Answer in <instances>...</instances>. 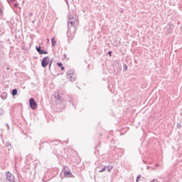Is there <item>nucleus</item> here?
<instances>
[{
	"mask_svg": "<svg viewBox=\"0 0 182 182\" xmlns=\"http://www.w3.org/2000/svg\"><path fill=\"white\" fill-rule=\"evenodd\" d=\"M6 126H7L8 130H9V125L8 124H6Z\"/></svg>",
	"mask_w": 182,
	"mask_h": 182,
	"instance_id": "393cba45",
	"label": "nucleus"
},
{
	"mask_svg": "<svg viewBox=\"0 0 182 182\" xmlns=\"http://www.w3.org/2000/svg\"><path fill=\"white\" fill-rule=\"evenodd\" d=\"M67 77L70 82H75L76 80V74H75L73 70H70L67 72Z\"/></svg>",
	"mask_w": 182,
	"mask_h": 182,
	"instance_id": "f257e3e1",
	"label": "nucleus"
},
{
	"mask_svg": "<svg viewBox=\"0 0 182 182\" xmlns=\"http://www.w3.org/2000/svg\"><path fill=\"white\" fill-rule=\"evenodd\" d=\"M30 16H32V13L30 14Z\"/></svg>",
	"mask_w": 182,
	"mask_h": 182,
	"instance_id": "473e14b6",
	"label": "nucleus"
},
{
	"mask_svg": "<svg viewBox=\"0 0 182 182\" xmlns=\"http://www.w3.org/2000/svg\"><path fill=\"white\" fill-rule=\"evenodd\" d=\"M66 4H69V1H68V0H65Z\"/></svg>",
	"mask_w": 182,
	"mask_h": 182,
	"instance_id": "c85d7f7f",
	"label": "nucleus"
},
{
	"mask_svg": "<svg viewBox=\"0 0 182 182\" xmlns=\"http://www.w3.org/2000/svg\"><path fill=\"white\" fill-rule=\"evenodd\" d=\"M136 182H139V179L136 178Z\"/></svg>",
	"mask_w": 182,
	"mask_h": 182,
	"instance_id": "7c9ffc66",
	"label": "nucleus"
},
{
	"mask_svg": "<svg viewBox=\"0 0 182 182\" xmlns=\"http://www.w3.org/2000/svg\"><path fill=\"white\" fill-rule=\"evenodd\" d=\"M146 168H147V170H149L150 169V166H147Z\"/></svg>",
	"mask_w": 182,
	"mask_h": 182,
	"instance_id": "cd10ccee",
	"label": "nucleus"
},
{
	"mask_svg": "<svg viewBox=\"0 0 182 182\" xmlns=\"http://www.w3.org/2000/svg\"><path fill=\"white\" fill-rule=\"evenodd\" d=\"M106 168H107V166H104L101 170L98 171V173H103L106 171Z\"/></svg>",
	"mask_w": 182,
	"mask_h": 182,
	"instance_id": "f8f14e48",
	"label": "nucleus"
},
{
	"mask_svg": "<svg viewBox=\"0 0 182 182\" xmlns=\"http://www.w3.org/2000/svg\"><path fill=\"white\" fill-rule=\"evenodd\" d=\"M124 70H127V65H126L124 66Z\"/></svg>",
	"mask_w": 182,
	"mask_h": 182,
	"instance_id": "5701e85b",
	"label": "nucleus"
},
{
	"mask_svg": "<svg viewBox=\"0 0 182 182\" xmlns=\"http://www.w3.org/2000/svg\"><path fill=\"white\" fill-rule=\"evenodd\" d=\"M141 176H138L136 179L139 180V178H141Z\"/></svg>",
	"mask_w": 182,
	"mask_h": 182,
	"instance_id": "b1692460",
	"label": "nucleus"
},
{
	"mask_svg": "<svg viewBox=\"0 0 182 182\" xmlns=\"http://www.w3.org/2000/svg\"><path fill=\"white\" fill-rule=\"evenodd\" d=\"M64 176H65V177H70L72 176V173H70V171H66L64 173Z\"/></svg>",
	"mask_w": 182,
	"mask_h": 182,
	"instance_id": "9d476101",
	"label": "nucleus"
},
{
	"mask_svg": "<svg viewBox=\"0 0 182 182\" xmlns=\"http://www.w3.org/2000/svg\"><path fill=\"white\" fill-rule=\"evenodd\" d=\"M6 178L9 182H15V176L9 171L6 173Z\"/></svg>",
	"mask_w": 182,
	"mask_h": 182,
	"instance_id": "7ed1b4c3",
	"label": "nucleus"
},
{
	"mask_svg": "<svg viewBox=\"0 0 182 182\" xmlns=\"http://www.w3.org/2000/svg\"><path fill=\"white\" fill-rule=\"evenodd\" d=\"M12 96H16L18 95V90L14 89L11 92Z\"/></svg>",
	"mask_w": 182,
	"mask_h": 182,
	"instance_id": "1a4fd4ad",
	"label": "nucleus"
},
{
	"mask_svg": "<svg viewBox=\"0 0 182 182\" xmlns=\"http://www.w3.org/2000/svg\"><path fill=\"white\" fill-rule=\"evenodd\" d=\"M108 55H109V56H112V51H109Z\"/></svg>",
	"mask_w": 182,
	"mask_h": 182,
	"instance_id": "412c9836",
	"label": "nucleus"
},
{
	"mask_svg": "<svg viewBox=\"0 0 182 182\" xmlns=\"http://www.w3.org/2000/svg\"><path fill=\"white\" fill-rule=\"evenodd\" d=\"M107 171L109 173H110L112 171V169L113 168V166H107Z\"/></svg>",
	"mask_w": 182,
	"mask_h": 182,
	"instance_id": "ddd939ff",
	"label": "nucleus"
},
{
	"mask_svg": "<svg viewBox=\"0 0 182 182\" xmlns=\"http://www.w3.org/2000/svg\"><path fill=\"white\" fill-rule=\"evenodd\" d=\"M7 147H8V150H11L12 149V146L11 145L8 146Z\"/></svg>",
	"mask_w": 182,
	"mask_h": 182,
	"instance_id": "f3484780",
	"label": "nucleus"
},
{
	"mask_svg": "<svg viewBox=\"0 0 182 182\" xmlns=\"http://www.w3.org/2000/svg\"><path fill=\"white\" fill-rule=\"evenodd\" d=\"M51 43L53 47L56 46V40L55 39V38H51Z\"/></svg>",
	"mask_w": 182,
	"mask_h": 182,
	"instance_id": "6e6552de",
	"label": "nucleus"
},
{
	"mask_svg": "<svg viewBox=\"0 0 182 182\" xmlns=\"http://www.w3.org/2000/svg\"><path fill=\"white\" fill-rule=\"evenodd\" d=\"M54 97L56 99V100H62V98H60V95H59V92H55L54 94Z\"/></svg>",
	"mask_w": 182,
	"mask_h": 182,
	"instance_id": "0eeeda50",
	"label": "nucleus"
},
{
	"mask_svg": "<svg viewBox=\"0 0 182 182\" xmlns=\"http://www.w3.org/2000/svg\"><path fill=\"white\" fill-rule=\"evenodd\" d=\"M6 146L8 147V146H11V143H9V142H6Z\"/></svg>",
	"mask_w": 182,
	"mask_h": 182,
	"instance_id": "a211bd4d",
	"label": "nucleus"
},
{
	"mask_svg": "<svg viewBox=\"0 0 182 182\" xmlns=\"http://www.w3.org/2000/svg\"><path fill=\"white\" fill-rule=\"evenodd\" d=\"M0 11H1V8H0Z\"/></svg>",
	"mask_w": 182,
	"mask_h": 182,
	"instance_id": "f704fd0d",
	"label": "nucleus"
},
{
	"mask_svg": "<svg viewBox=\"0 0 182 182\" xmlns=\"http://www.w3.org/2000/svg\"><path fill=\"white\" fill-rule=\"evenodd\" d=\"M15 6H18V4H14Z\"/></svg>",
	"mask_w": 182,
	"mask_h": 182,
	"instance_id": "2f4dec72",
	"label": "nucleus"
},
{
	"mask_svg": "<svg viewBox=\"0 0 182 182\" xmlns=\"http://www.w3.org/2000/svg\"><path fill=\"white\" fill-rule=\"evenodd\" d=\"M0 112H1V113H3V112H4V109H0Z\"/></svg>",
	"mask_w": 182,
	"mask_h": 182,
	"instance_id": "bb28decb",
	"label": "nucleus"
},
{
	"mask_svg": "<svg viewBox=\"0 0 182 182\" xmlns=\"http://www.w3.org/2000/svg\"><path fill=\"white\" fill-rule=\"evenodd\" d=\"M16 0H10V2H15Z\"/></svg>",
	"mask_w": 182,
	"mask_h": 182,
	"instance_id": "a878e982",
	"label": "nucleus"
},
{
	"mask_svg": "<svg viewBox=\"0 0 182 182\" xmlns=\"http://www.w3.org/2000/svg\"><path fill=\"white\" fill-rule=\"evenodd\" d=\"M61 70H65V67H63V65L61 66Z\"/></svg>",
	"mask_w": 182,
	"mask_h": 182,
	"instance_id": "4be33fe9",
	"label": "nucleus"
},
{
	"mask_svg": "<svg viewBox=\"0 0 182 182\" xmlns=\"http://www.w3.org/2000/svg\"><path fill=\"white\" fill-rule=\"evenodd\" d=\"M76 23H77V20H68V28L70 26H73L75 29V25H76Z\"/></svg>",
	"mask_w": 182,
	"mask_h": 182,
	"instance_id": "39448f33",
	"label": "nucleus"
},
{
	"mask_svg": "<svg viewBox=\"0 0 182 182\" xmlns=\"http://www.w3.org/2000/svg\"><path fill=\"white\" fill-rule=\"evenodd\" d=\"M42 55H48V51L43 50Z\"/></svg>",
	"mask_w": 182,
	"mask_h": 182,
	"instance_id": "2eb2a0df",
	"label": "nucleus"
},
{
	"mask_svg": "<svg viewBox=\"0 0 182 182\" xmlns=\"http://www.w3.org/2000/svg\"><path fill=\"white\" fill-rule=\"evenodd\" d=\"M36 49L38 53H39V55H42V52L43 50H42V47L36 46Z\"/></svg>",
	"mask_w": 182,
	"mask_h": 182,
	"instance_id": "423d86ee",
	"label": "nucleus"
},
{
	"mask_svg": "<svg viewBox=\"0 0 182 182\" xmlns=\"http://www.w3.org/2000/svg\"><path fill=\"white\" fill-rule=\"evenodd\" d=\"M49 65V57H44L41 61L42 68H46Z\"/></svg>",
	"mask_w": 182,
	"mask_h": 182,
	"instance_id": "20e7f679",
	"label": "nucleus"
},
{
	"mask_svg": "<svg viewBox=\"0 0 182 182\" xmlns=\"http://www.w3.org/2000/svg\"><path fill=\"white\" fill-rule=\"evenodd\" d=\"M49 63L48 68H49V69H50V67L52 66V63Z\"/></svg>",
	"mask_w": 182,
	"mask_h": 182,
	"instance_id": "aec40b11",
	"label": "nucleus"
},
{
	"mask_svg": "<svg viewBox=\"0 0 182 182\" xmlns=\"http://www.w3.org/2000/svg\"><path fill=\"white\" fill-rule=\"evenodd\" d=\"M57 65H58V66H59L60 68H61V67L63 65V64H62V63H57Z\"/></svg>",
	"mask_w": 182,
	"mask_h": 182,
	"instance_id": "dca6fc26",
	"label": "nucleus"
},
{
	"mask_svg": "<svg viewBox=\"0 0 182 182\" xmlns=\"http://www.w3.org/2000/svg\"><path fill=\"white\" fill-rule=\"evenodd\" d=\"M29 105L31 109H32L33 110H36V109H37L38 107V104H36V101H35L33 98H30Z\"/></svg>",
	"mask_w": 182,
	"mask_h": 182,
	"instance_id": "f03ea898",
	"label": "nucleus"
},
{
	"mask_svg": "<svg viewBox=\"0 0 182 182\" xmlns=\"http://www.w3.org/2000/svg\"><path fill=\"white\" fill-rule=\"evenodd\" d=\"M156 167H159V164L156 165Z\"/></svg>",
	"mask_w": 182,
	"mask_h": 182,
	"instance_id": "72a5a7b5",
	"label": "nucleus"
},
{
	"mask_svg": "<svg viewBox=\"0 0 182 182\" xmlns=\"http://www.w3.org/2000/svg\"><path fill=\"white\" fill-rule=\"evenodd\" d=\"M49 63H51V65H52V63H53V58H52V59L50 60V61L49 62Z\"/></svg>",
	"mask_w": 182,
	"mask_h": 182,
	"instance_id": "6ab92c4d",
	"label": "nucleus"
},
{
	"mask_svg": "<svg viewBox=\"0 0 182 182\" xmlns=\"http://www.w3.org/2000/svg\"><path fill=\"white\" fill-rule=\"evenodd\" d=\"M1 98L5 100V99H6V94H3V95H1Z\"/></svg>",
	"mask_w": 182,
	"mask_h": 182,
	"instance_id": "4468645a",
	"label": "nucleus"
},
{
	"mask_svg": "<svg viewBox=\"0 0 182 182\" xmlns=\"http://www.w3.org/2000/svg\"><path fill=\"white\" fill-rule=\"evenodd\" d=\"M75 20H76V18L73 17V15L70 14L68 17V21H75Z\"/></svg>",
	"mask_w": 182,
	"mask_h": 182,
	"instance_id": "9b49d317",
	"label": "nucleus"
},
{
	"mask_svg": "<svg viewBox=\"0 0 182 182\" xmlns=\"http://www.w3.org/2000/svg\"><path fill=\"white\" fill-rule=\"evenodd\" d=\"M153 181H156V182H157V181H156V179H154V180H153Z\"/></svg>",
	"mask_w": 182,
	"mask_h": 182,
	"instance_id": "c756f323",
	"label": "nucleus"
}]
</instances>
